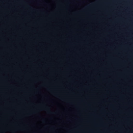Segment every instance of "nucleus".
Segmentation results:
<instances>
[{
    "label": "nucleus",
    "mask_w": 133,
    "mask_h": 133,
    "mask_svg": "<svg viewBox=\"0 0 133 133\" xmlns=\"http://www.w3.org/2000/svg\"><path fill=\"white\" fill-rule=\"evenodd\" d=\"M49 112L50 113H51V112Z\"/></svg>",
    "instance_id": "f03ea898"
},
{
    "label": "nucleus",
    "mask_w": 133,
    "mask_h": 133,
    "mask_svg": "<svg viewBox=\"0 0 133 133\" xmlns=\"http://www.w3.org/2000/svg\"><path fill=\"white\" fill-rule=\"evenodd\" d=\"M43 122H45V121H43Z\"/></svg>",
    "instance_id": "f257e3e1"
}]
</instances>
